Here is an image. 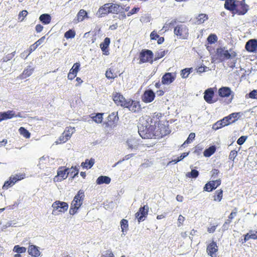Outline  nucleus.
<instances>
[{"instance_id":"f257e3e1","label":"nucleus","mask_w":257,"mask_h":257,"mask_svg":"<svg viewBox=\"0 0 257 257\" xmlns=\"http://www.w3.org/2000/svg\"><path fill=\"white\" fill-rule=\"evenodd\" d=\"M164 130H138L140 136L144 139H160L164 136Z\"/></svg>"},{"instance_id":"f03ea898","label":"nucleus","mask_w":257,"mask_h":257,"mask_svg":"<svg viewBox=\"0 0 257 257\" xmlns=\"http://www.w3.org/2000/svg\"><path fill=\"white\" fill-rule=\"evenodd\" d=\"M84 197V191L82 190H79L71 203L69 210V213L70 214L74 215L77 212L78 209L82 204Z\"/></svg>"},{"instance_id":"7ed1b4c3","label":"nucleus","mask_w":257,"mask_h":257,"mask_svg":"<svg viewBox=\"0 0 257 257\" xmlns=\"http://www.w3.org/2000/svg\"><path fill=\"white\" fill-rule=\"evenodd\" d=\"M53 209L52 214L53 215H58L59 213H64L68 209V204L65 202L60 201H55L52 205Z\"/></svg>"},{"instance_id":"20e7f679","label":"nucleus","mask_w":257,"mask_h":257,"mask_svg":"<svg viewBox=\"0 0 257 257\" xmlns=\"http://www.w3.org/2000/svg\"><path fill=\"white\" fill-rule=\"evenodd\" d=\"M174 32L179 39H186L189 35L187 26L183 24L177 25L175 28Z\"/></svg>"},{"instance_id":"39448f33","label":"nucleus","mask_w":257,"mask_h":257,"mask_svg":"<svg viewBox=\"0 0 257 257\" xmlns=\"http://www.w3.org/2000/svg\"><path fill=\"white\" fill-rule=\"evenodd\" d=\"M217 54L221 61L225 60L232 59L236 56L235 52H231L230 53L228 50H225L224 48H222L217 49Z\"/></svg>"},{"instance_id":"423d86ee","label":"nucleus","mask_w":257,"mask_h":257,"mask_svg":"<svg viewBox=\"0 0 257 257\" xmlns=\"http://www.w3.org/2000/svg\"><path fill=\"white\" fill-rule=\"evenodd\" d=\"M153 53L152 51L149 50H143L140 54V63L150 62L152 63Z\"/></svg>"},{"instance_id":"0eeeda50","label":"nucleus","mask_w":257,"mask_h":257,"mask_svg":"<svg viewBox=\"0 0 257 257\" xmlns=\"http://www.w3.org/2000/svg\"><path fill=\"white\" fill-rule=\"evenodd\" d=\"M118 121V116L117 112H113L107 117V119L105 122V126L109 127H115L116 126Z\"/></svg>"},{"instance_id":"6e6552de","label":"nucleus","mask_w":257,"mask_h":257,"mask_svg":"<svg viewBox=\"0 0 257 257\" xmlns=\"http://www.w3.org/2000/svg\"><path fill=\"white\" fill-rule=\"evenodd\" d=\"M218 251V246L217 243L212 240L206 246V252L207 254L211 257H216Z\"/></svg>"},{"instance_id":"1a4fd4ad","label":"nucleus","mask_w":257,"mask_h":257,"mask_svg":"<svg viewBox=\"0 0 257 257\" xmlns=\"http://www.w3.org/2000/svg\"><path fill=\"white\" fill-rule=\"evenodd\" d=\"M68 170L69 169L65 167H59L57 171V175L54 178V181L60 182L66 179L69 174V173H68Z\"/></svg>"},{"instance_id":"9d476101","label":"nucleus","mask_w":257,"mask_h":257,"mask_svg":"<svg viewBox=\"0 0 257 257\" xmlns=\"http://www.w3.org/2000/svg\"><path fill=\"white\" fill-rule=\"evenodd\" d=\"M248 10V6L245 4V0L237 1L234 13L239 15H243Z\"/></svg>"},{"instance_id":"9b49d317","label":"nucleus","mask_w":257,"mask_h":257,"mask_svg":"<svg viewBox=\"0 0 257 257\" xmlns=\"http://www.w3.org/2000/svg\"><path fill=\"white\" fill-rule=\"evenodd\" d=\"M149 207L148 205H144L141 207L139 211L135 214V216L137 218L139 222L144 220V217H146L148 215Z\"/></svg>"},{"instance_id":"f8f14e48","label":"nucleus","mask_w":257,"mask_h":257,"mask_svg":"<svg viewBox=\"0 0 257 257\" xmlns=\"http://www.w3.org/2000/svg\"><path fill=\"white\" fill-rule=\"evenodd\" d=\"M155 97V95L153 90L149 89L145 91L144 94L142 96V100L145 102H152Z\"/></svg>"},{"instance_id":"ddd939ff","label":"nucleus","mask_w":257,"mask_h":257,"mask_svg":"<svg viewBox=\"0 0 257 257\" xmlns=\"http://www.w3.org/2000/svg\"><path fill=\"white\" fill-rule=\"evenodd\" d=\"M176 78V74L172 73H165L162 78V83L163 84L168 85L173 82Z\"/></svg>"},{"instance_id":"4468645a","label":"nucleus","mask_w":257,"mask_h":257,"mask_svg":"<svg viewBox=\"0 0 257 257\" xmlns=\"http://www.w3.org/2000/svg\"><path fill=\"white\" fill-rule=\"evenodd\" d=\"M242 115L241 112H234L229 114L228 116H226L223 118V120H225L227 122V125L234 122L237 120Z\"/></svg>"},{"instance_id":"2eb2a0df","label":"nucleus","mask_w":257,"mask_h":257,"mask_svg":"<svg viewBox=\"0 0 257 257\" xmlns=\"http://www.w3.org/2000/svg\"><path fill=\"white\" fill-rule=\"evenodd\" d=\"M73 132H70L69 130H65L61 136L59 137V140L56 142L57 144L64 143L67 142L70 138Z\"/></svg>"},{"instance_id":"dca6fc26","label":"nucleus","mask_w":257,"mask_h":257,"mask_svg":"<svg viewBox=\"0 0 257 257\" xmlns=\"http://www.w3.org/2000/svg\"><path fill=\"white\" fill-rule=\"evenodd\" d=\"M110 13L109 4H105L98 9L96 15L98 17H103Z\"/></svg>"},{"instance_id":"f3484780","label":"nucleus","mask_w":257,"mask_h":257,"mask_svg":"<svg viewBox=\"0 0 257 257\" xmlns=\"http://www.w3.org/2000/svg\"><path fill=\"white\" fill-rule=\"evenodd\" d=\"M237 0H225L224 4V8L231 12L234 13Z\"/></svg>"},{"instance_id":"a211bd4d","label":"nucleus","mask_w":257,"mask_h":257,"mask_svg":"<svg viewBox=\"0 0 257 257\" xmlns=\"http://www.w3.org/2000/svg\"><path fill=\"white\" fill-rule=\"evenodd\" d=\"M16 116V112L14 110H8L7 111L0 112V122L4 120L11 119Z\"/></svg>"},{"instance_id":"6ab92c4d","label":"nucleus","mask_w":257,"mask_h":257,"mask_svg":"<svg viewBox=\"0 0 257 257\" xmlns=\"http://www.w3.org/2000/svg\"><path fill=\"white\" fill-rule=\"evenodd\" d=\"M214 93V91L212 88H208L205 91L204 98L207 103H212L214 102L212 100Z\"/></svg>"},{"instance_id":"aec40b11","label":"nucleus","mask_w":257,"mask_h":257,"mask_svg":"<svg viewBox=\"0 0 257 257\" xmlns=\"http://www.w3.org/2000/svg\"><path fill=\"white\" fill-rule=\"evenodd\" d=\"M233 92L228 87H222L218 90V95L221 97H227Z\"/></svg>"},{"instance_id":"412c9836","label":"nucleus","mask_w":257,"mask_h":257,"mask_svg":"<svg viewBox=\"0 0 257 257\" xmlns=\"http://www.w3.org/2000/svg\"><path fill=\"white\" fill-rule=\"evenodd\" d=\"M245 48L247 51L254 52L257 48V40L251 39L249 40L245 45Z\"/></svg>"},{"instance_id":"4be33fe9","label":"nucleus","mask_w":257,"mask_h":257,"mask_svg":"<svg viewBox=\"0 0 257 257\" xmlns=\"http://www.w3.org/2000/svg\"><path fill=\"white\" fill-rule=\"evenodd\" d=\"M28 251L29 254L32 256L38 257L40 255V251L38 247L34 245H30Z\"/></svg>"},{"instance_id":"5701e85b","label":"nucleus","mask_w":257,"mask_h":257,"mask_svg":"<svg viewBox=\"0 0 257 257\" xmlns=\"http://www.w3.org/2000/svg\"><path fill=\"white\" fill-rule=\"evenodd\" d=\"M110 7V13L112 14H117L121 12L123 9L122 5H119L113 3H108Z\"/></svg>"},{"instance_id":"b1692460","label":"nucleus","mask_w":257,"mask_h":257,"mask_svg":"<svg viewBox=\"0 0 257 257\" xmlns=\"http://www.w3.org/2000/svg\"><path fill=\"white\" fill-rule=\"evenodd\" d=\"M250 239H257V231L250 230L249 232L244 235V242H245Z\"/></svg>"},{"instance_id":"393cba45","label":"nucleus","mask_w":257,"mask_h":257,"mask_svg":"<svg viewBox=\"0 0 257 257\" xmlns=\"http://www.w3.org/2000/svg\"><path fill=\"white\" fill-rule=\"evenodd\" d=\"M113 100L117 105L122 104L124 99V97L119 93L115 92L112 95Z\"/></svg>"},{"instance_id":"a878e982","label":"nucleus","mask_w":257,"mask_h":257,"mask_svg":"<svg viewBox=\"0 0 257 257\" xmlns=\"http://www.w3.org/2000/svg\"><path fill=\"white\" fill-rule=\"evenodd\" d=\"M95 160L93 158H91L90 160L86 159L84 162L81 163V166L84 169H90L93 166Z\"/></svg>"},{"instance_id":"bb28decb","label":"nucleus","mask_w":257,"mask_h":257,"mask_svg":"<svg viewBox=\"0 0 257 257\" xmlns=\"http://www.w3.org/2000/svg\"><path fill=\"white\" fill-rule=\"evenodd\" d=\"M111 179L109 177L105 176H100L96 180L97 184L100 185L102 184H108L110 183Z\"/></svg>"},{"instance_id":"cd10ccee","label":"nucleus","mask_w":257,"mask_h":257,"mask_svg":"<svg viewBox=\"0 0 257 257\" xmlns=\"http://www.w3.org/2000/svg\"><path fill=\"white\" fill-rule=\"evenodd\" d=\"M34 71V68L31 66H28L25 69L22 74L20 76L21 79H25L28 77H29L33 73Z\"/></svg>"},{"instance_id":"c85d7f7f","label":"nucleus","mask_w":257,"mask_h":257,"mask_svg":"<svg viewBox=\"0 0 257 257\" xmlns=\"http://www.w3.org/2000/svg\"><path fill=\"white\" fill-rule=\"evenodd\" d=\"M110 39L106 37L104 39V41L100 44V47L101 50L104 52L106 55H107L106 52H108L107 48L110 44Z\"/></svg>"},{"instance_id":"c756f323","label":"nucleus","mask_w":257,"mask_h":257,"mask_svg":"<svg viewBox=\"0 0 257 257\" xmlns=\"http://www.w3.org/2000/svg\"><path fill=\"white\" fill-rule=\"evenodd\" d=\"M126 143L128 148L131 149L137 148L139 145L138 140L136 139L132 138L128 139Z\"/></svg>"},{"instance_id":"7c9ffc66","label":"nucleus","mask_w":257,"mask_h":257,"mask_svg":"<svg viewBox=\"0 0 257 257\" xmlns=\"http://www.w3.org/2000/svg\"><path fill=\"white\" fill-rule=\"evenodd\" d=\"M26 177V175L24 173L16 174L15 175L12 176L10 177L11 180L13 182L15 185L18 181H21Z\"/></svg>"},{"instance_id":"2f4dec72","label":"nucleus","mask_w":257,"mask_h":257,"mask_svg":"<svg viewBox=\"0 0 257 257\" xmlns=\"http://www.w3.org/2000/svg\"><path fill=\"white\" fill-rule=\"evenodd\" d=\"M214 183L215 182L213 181H210L207 183L204 187V190L207 192H211L213 190L215 189L216 186Z\"/></svg>"},{"instance_id":"473e14b6","label":"nucleus","mask_w":257,"mask_h":257,"mask_svg":"<svg viewBox=\"0 0 257 257\" xmlns=\"http://www.w3.org/2000/svg\"><path fill=\"white\" fill-rule=\"evenodd\" d=\"M39 19L42 23L47 25L50 23L51 17L49 14H44L40 16Z\"/></svg>"},{"instance_id":"72a5a7b5","label":"nucleus","mask_w":257,"mask_h":257,"mask_svg":"<svg viewBox=\"0 0 257 257\" xmlns=\"http://www.w3.org/2000/svg\"><path fill=\"white\" fill-rule=\"evenodd\" d=\"M216 151V147L215 146H211L208 149H206L204 153V156L206 157H209L213 155Z\"/></svg>"},{"instance_id":"f704fd0d","label":"nucleus","mask_w":257,"mask_h":257,"mask_svg":"<svg viewBox=\"0 0 257 257\" xmlns=\"http://www.w3.org/2000/svg\"><path fill=\"white\" fill-rule=\"evenodd\" d=\"M223 197V190L222 189H218L215 192L213 196V200L214 201L220 202Z\"/></svg>"},{"instance_id":"c9c22d12","label":"nucleus","mask_w":257,"mask_h":257,"mask_svg":"<svg viewBox=\"0 0 257 257\" xmlns=\"http://www.w3.org/2000/svg\"><path fill=\"white\" fill-rule=\"evenodd\" d=\"M237 213V208H235L228 216V219L224 222L223 226H225L226 224H230L232 221V219L234 218V217L236 216Z\"/></svg>"},{"instance_id":"e433bc0d","label":"nucleus","mask_w":257,"mask_h":257,"mask_svg":"<svg viewBox=\"0 0 257 257\" xmlns=\"http://www.w3.org/2000/svg\"><path fill=\"white\" fill-rule=\"evenodd\" d=\"M227 125V122L225 120H223V119L220 121H218L215 124H213L212 128H221Z\"/></svg>"},{"instance_id":"4c0bfd02","label":"nucleus","mask_w":257,"mask_h":257,"mask_svg":"<svg viewBox=\"0 0 257 257\" xmlns=\"http://www.w3.org/2000/svg\"><path fill=\"white\" fill-rule=\"evenodd\" d=\"M86 17H87V12L84 10H80L77 14L78 21L81 22Z\"/></svg>"},{"instance_id":"58836bf2","label":"nucleus","mask_w":257,"mask_h":257,"mask_svg":"<svg viewBox=\"0 0 257 257\" xmlns=\"http://www.w3.org/2000/svg\"><path fill=\"white\" fill-rule=\"evenodd\" d=\"M140 109V106L139 103L136 101H133L130 107H129V110L133 112L139 111Z\"/></svg>"},{"instance_id":"ea45409f","label":"nucleus","mask_w":257,"mask_h":257,"mask_svg":"<svg viewBox=\"0 0 257 257\" xmlns=\"http://www.w3.org/2000/svg\"><path fill=\"white\" fill-rule=\"evenodd\" d=\"M167 52V51L166 52L162 50H160L159 51L155 52L154 61H157V60L163 57Z\"/></svg>"},{"instance_id":"a19ab883","label":"nucleus","mask_w":257,"mask_h":257,"mask_svg":"<svg viewBox=\"0 0 257 257\" xmlns=\"http://www.w3.org/2000/svg\"><path fill=\"white\" fill-rule=\"evenodd\" d=\"M120 226L122 232L126 231L128 229V221L123 219L120 221Z\"/></svg>"},{"instance_id":"79ce46f5","label":"nucleus","mask_w":257,"mask_h":257,"mask_svg":"<svg viewBox=\"0 0 257 257\" xmlns=\"http://www.w3.org/2000/svg\"><path fill=\"white\" fill-rule=\"evenodd\" d=\"M208 17L207 15L204 14H201L198 15V16L197 18V23L198 24H202L206 20H208Z\"/></svg>"},{"instance_id":"37998d69","label":"nucleus","mask_w":257,"mask_h":257,"mask_svg":"<svg viewBox=\"0 0 257 257\" xmlns=\"http://www.w3.org/2000/svg\"><path fill=\"white\" fill-rule=\"evenodd\" d=\"M192 72V68H185L181 71V75L183 78H186L188 77L189 74Z\"/></svg>"},{"instance_id":"c03bdc74","label":"nucleus","mask_w":257,"mask_h":257,"mask_svg":"<svg viewBox=\"0 0 257 257\" xmlns=\"http://www.w3.org/2000/svg\"><path fill=\"white\" fill-rule=\"evenodd\" d=\"M15 54H16L15 51H14L11 53L8 54L7 55H6L5 56H4V57H3L1 59V61L3 62H6L8 61H10L13 59V58L15 56Z\"/></svg>"},{"instance_id":"a18cd8bd","label":"nucleus","mask_w":257,"mask_h":257,"mask_svg":"<svg viewBox=\"0 0 257 257\" xmlns=\"http://www.w3.org/2000/svg\"><path fill=\"white\" fill-rule=\"evenodd\" d=\"M13 251L18 253H23L26 251V248L23 246H20L18 245H15L14 247Z\"/></svg>"},{"instance_id":"49530a36","label":"nucleus","mask_w":257,"mask_h":257,"mask_svg":"<svg viewBox=\"0 0 257 257\" xmlns=\"http://www.w3.org/2000/svg\"><path fill=\"white\" fill-rule=\"evenodd\" d=\"M69 171H68V173H69V174H70V176H72L73 178H74L75 176H76L77 175H78L79 170L77 167H72L70 169H69Z\"/></svg>"},{"instance_id":"de8ad7c7","label":"nucleus","mask_w":257,"mask_h":257,"mask_svg":"<svg viewBox=\"0 0 257 257\" xmlns=\"http://www.w3.org/2000/svg\"><path fill=\"white\" fill-rule=\"evenodd\" d=\"M189 155V152H185L183 153L181 155V156L179 157H178L176 159L172 160L171 162H170V163H173L174 164H176L178 162L181 161L183 160L184 158L187 157Z\"/></svg>"},{"instance_id":"09e8293b","label":"nucleus","mask_w":257,"mask_h":257,"mask_svg":"<svg viewBox=\"0 0 257 257\" xmlns=\"http://www.w3.org/2000/svg\"><path fill=\"white\" fill-rule=\"evenodd\" d=\"M199 175V172L197 170L193 169L191 170V172L188 173L186 174L187 177L192 178H196Z\"/></svg>"},{"instance_id":"8fccbe9b","label":"nucleus","mask_w":257,"mask_h":257,"mask_svg":"<svg viewBox=\"0 0 257 257\" xmlns=\"http://www.w3.org/2000/svg\"><path fill=\"white\" fill-rule=\"evenodd\" d=\"M195 133H191L189 135L188 138L185 141V142L182 145V146H184L185 147V145L186 144H188L189 143H190L195 138Z\"/></svg>"},{"instance_id":"3c124183","label":"nucleus","mask_w":257,"mask_h":257,"mask_svg":"<svg viewBox=\"0 0 257 257\" xmlns=\"http://www.w3.org/2000/svg\"><path fill=\"white\" fill-rule=\"evenodd\" d=\"M103 113H98L96 114L94 116L92 117L93 120L97 123H100L102 122L103 117L102 115Z\"/></svg>"},{"instance_id":"603ef678","label":"nucleus","mask_w":257,"mask_h":257,"mask_svg":"<svg viewBox=\"0 0 257 257\" xmlns=\"http://www.w3.org/2000/svg\"><path fill=\"white\" fill-rule=\"evenodd\" d=\"M75 36V32L72 30H68L64 34V36L66 39L73 38Z\"/></svg>"},{"instance_id":"864d4df0","label":"nucleus","mask_w":257,"mask_h":257,"mask_svg":"<svg viewBox=\"0 0 257 257\" xmlns=\"http://www.w3.org/2000/svg\"><path fill=\"white\" fill-rule=\"evenodd\" d=\"M14 185L13 182L11 180V179L9 178V180L6 181L3 186V189L4 190L8 189L10 187Z\"/></svg>"},{"instance_id":"5fc2aeb1","label":"nucleus","mask_w":257,"mask_h":257,"mask_svg":"<svg viewBox=\"0 0 257 257\" xmlns=\"http://www.w3.org/2000/svg\"><path fill=\"white\" fill-rule=\"evenodd\" d=\"M217 40V37L215 34H211L207 38V41L210 44H213Z\"/></svg>"},{"instance_id":"6e6d98bb","label":"nucleus","mask_w":257,"mask_h":257,"mask_svg":"<svg viewBox=\"0 0 257 257\" xmlns=\"http://www.w3.org/2000/svg\"><path fill=\"white\" fill-rule=\"evenodd\" d=\"M20 134L24 136L25 138L28 139L30 137V133L29 132L28 130H19Z\"/></svg>"},{"instance_id":"4d7b16f0","label":"nucleus","mask_w":257,"mask_h":257,"mask_svg":"<svg viewBox=\"0 0 257 257\" xmlns=\"http://www.w3.org/2000/svg\"><path fill=\"white\" fill-rule=\"evenodd\" d=\"M105 76L108 79H113L116 75L113 73L111 70H107L105 73Z\"/></svg>"},{"instance_id":"13d9d810","label":"nucleus","mask_w":257,"mask_h":257,"mask_svg":"<svg viewBox=\"0 0 257 257\" xmlns=\"http://www.w3.org/2000/svg\"><path fill=\"white\" fill-rule=\"evenodd\" d=\"M132 101L133 100H126L124 99L120 106L127 108L129 109V107L131 106Z\"/></svg>"},{"instance_id":"bf43d9fd","label":"nucleus","mask_w":257,"mask_h":257,"mask_svg":"<svg viewBox=\"0 0 257 257\" xmlns=\"http://www.w3.org/2000/svg\"><path fill=\"white\" fill-rule=\"evenodd\" d=\"M237 151L235 150H232L230 152L229 155V160L233 161L234 159L237 156Z\"/></svg>"},{"instance_id":"052dcab7","label":"nucleus","mask_w":257,"mask_h":257,"mask_svg":"<svg viewBox=\"0 0 257 257\" xmlns=\"http://www.w3.org/2000/svg\"><path fill=\"white\" fill-rule=\"evenodd\" d=\"M102 257H114L113 252L110 250H107L104 251Z\"/></svg>"},{"instance_id":"680f3d73","label":"nucleus","mask_w":257,"mask_h":257,"mask_svg":"<svg viewBox=\"0 0 257 257\" xmlns=\"http://www.w3.org/2000/svg\"><path fill=\"white\" fill-rule=\"evenodd\" d=\"M247 138V136H244L240 137L237 141V144H238L239 145H242L246 141Z\"/></svg>"},{"instance_id":"e2e57ef3","label":"nucleus","mask_w":257,"mask_h":257,"mask_svg":"<svg viewBox=\"0 0 257 257\" xmlns=\"http://www.w3.org/2000/svg\"><path fill=\"white\" fill-rule=\"evenodd\" d=\"M185 221V217L183 216L182 215H180L178 217V226L180 227L182 226L183 224L184 221Z\"/></svg>"},{"instance_id":"0e129e2a","label":"nucleus","mask_w":257,"mask_h":257,"mask_svg":"<svg viewBox=\"0 0 257 257\" xmlns=\"http://www.w3.org/2000/svg\"><path fill=\"white\" fill-rule=\"evenodd\" d=\"M140 10L139 8H134L130 12L127 14L128 17L131 15L136 14Z\"/></svg>"},{"instance_id":"69168bd1","label":"nucleus","mask_w":257,"mask_h":257,"mask_svg":"<svg viewBox=\"0 0 257 257\" xmlns=\"http://www.w3.org/2000/svg\"><path fill=\"white\" fill-rule=\"evenodd\" d=\"M232 61L231 62H228V65L229 67L231 68L232 69H233L235 67V64L236 62V59L235 57H234L233 59H231Z\"/></svg>"},{"instance_id":"338daca9","label":"nucleus","mask_w":257,"mask_h":257,"mask_svg":"<svg viewBox=\"0 0 257 257\" xmlns=\"http://www.w3.org/2000/svg\"><path fill=\"white\" fill-rule=\"evenodd\" d=\"M202 151V148L199 146H196L194 148V153L197 155H200Z\"/></svg>"},{"instance_id":"774afa93","label":"nucleus","mask_w":257,"mask_h":257,"mask_svg":"<svg viewBox=\"0 0 257 257\" xmlns=\"http://www.w3.org/2000/svg\"><path fill=\"white\" fill-rule=\"evenodd\" d=\"M249 96L251 98H257V90H253L249 93Z\"/></svg>"}]
</instances>
